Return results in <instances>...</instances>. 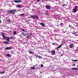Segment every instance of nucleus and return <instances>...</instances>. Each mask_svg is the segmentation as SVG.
Here are the masks:
<instances>
[{
	"instance_id": "6e6552de",
	"label": "nucleus",
	"mask_w": 78,
	"mask_h": 78,
	"mask_svg": "<svg viewBox=\"0 0 78 78\" xmlns=\"http://www.w3.org/2000/svg\"><path fill=\"white\" fill-rule=\"evenodd\" d=\"M72 70H78V69L76 68H72Z\"/></svg>"
},
{
	"instance_id": "a211bd4d",
	"label": "nucleus",
	"mask_w": 78,
	"mask_h": 78,
	"mask_svg": "<svg viewBox=\"0 0 78 78\" xmlns=\"http://www.w3.org/2000/svg\"><path fill=\"white\" fill-rule=\"evenodd\" d=\"M36 18L37 19H39V17L35 16V18Z\"/></svg>"
},
{
	"instance_id": "39448f33",
	"label": "nucleus",
	"mask_w": 78,
	"mask_h": 78,
	"mask_svg": "<svg viewBox=\"0 0 78 78\" xmlns=\"http://www.w3.org/2000/svg\"><path fill=\"white\" fill-rule=\"evenodd\" d=\"M46 8H47L48 9H50V6L48 5H47L46 6Z\"/></svg>"
},
{
	"instance_id": "2f4dec72",
	"label": "nucleus",
	"mask_w": 78,
	"mask_h": 78,
	"mask_svg": "<svg viewBox=\"0 0 78 78\" xmlns=\"http://www.w3.org/2000/svg\"><path fill=\"white\" fill-rule=\"evenodd\" d=\"M37 2H40V0H36Z\"/></svg>"
},
{
	"instance_id": "f03ea898",
	"label": "nucleus",
	"mask_w": 78,
	"mask_h": 78,
	"mask_svg": "<svg viewBox=\"0 0 78 78\" xmlns=\"http://www.w3.org/2000/svg\"><path fill=\"white\" fill-rule=\"evenodd\" d=\"M78 6H76L75 8L73 9V12L74 13H75L78 11Z\"/></svg>"
},
{
	"instance_id": "7ed1b4c3",
	"label": "nucleus",
	"mask_w": 78,
	"mask_h": 78,
	"mask_svg": "<svg viewBox=\"0 0 78 78\" xmlns=\"http://www.w3.org/2000/svg\"><path fill=\"white\" fill-rule=\"evenodd\" d=\"M16 11V10H12L10 11H8V13H9V14H14V12H15Z\"/></svg>"
},
{
	"instance_id": "0eeeda50",
	"label": "nucleus",
	"mask_w": 78,
	"mask_h": 78,
	"mask_svg": "<svg viewBox=\"0 0 78 78\" xmlns=\"http://www.w3.org/2000/svg\"><path fill=\"white\" fill-rule=\"evenodd\" d=\"M5 50H11V48H12V47H6L5 48Z\"/></svg>"
},
{
	"instance_id": "c756f323",
	"label": "nucleus",
	"mask_w": 78,
	"mask_h": 78,
	"mask_svg": "<svg viewBox=\"0 0 78 78\" xmlns=\"http://www.w3.org/2000/svg\"><path fill=\"white\" fill-rule=\"evenodd\" d=\"M66 6V5L65 4V5H62V6Z\"/></svg>"
},
{
	"instance_id": "a19ab883",
	"label": "nucleus",
	"mask_w": 78,
	"mask_h": 78,
	"mask_svg": "<svg viewBox=\"0 0 78 78\" xmlns=\"http://www.w3.org/2000/svg\"><path fill=\"white\" fill-rule=\"evenodd\" d=\"M57 26H58V25H57Z\"/></svg>"
},
{
	"instance_id": "a878e982",
	"label": "nucleus",
	"mask_w": 78,
	"mask_h": 78,
	"mask_svg": "<svg viewBox=\"0 0 78 78\" xmlns=\"http://www.w3.org/2000/svg\"><path fill=\"white\" fill-rule=\"evenodd\" d=\"M39 58H40V59H42V57L41 56H39Z\"/></svg>"
},
{
	"instance_id": "412c9836",
	"label": "nucleus",
	"mask_w": 78,
	"mask_h": 78,
	"mask_svg": "<svg viewBox=\"0 0 78 78\" xmlns=\"http://www.w3.org/2000/svg\"><path fill=\"white\" fill-rule=\"evenodd\" d=\"M28 35V34H23V36H26L27 35Z\"/></svg>"
},
{
	"instance_id": "2eb2a0df",
	"label": "nucleus",
	"mask_w": 78,
	"mask_h": 78,
	"mask_svg": "<svg viewBox=\"0 0 78 78\" xmlns=\"http://www.w3.org/2000/svg\"><path fill=\"white\" fill-rule=\"evenodd\" d=\"M20 6H21V5H18L17 6H16V7L17 8H21Z\"/></svg>"
},
{
	"instance_id": "9b49d317",
	"label": "nucleus",
	"mask_w": 78,
	"mask_h": 78,
	"mask_svg": "<svg viewBox=\"0 0 78 78\" xmlns=\"http://www.w3.org/2000/svg\"><path fill=\"white\" fill-rule=\"evenodd\" d=\"M40 25H42V26H43V27H44L45 26V24H44L42 23H40Z\"/></svg>"
},
{
	"instance_id": "72a5a7b5",
	"label": "nucleus",
	"mask_w": 78,
	"mask_h": 78,
	"mask_svg": "<svg viewBox=\"0 0 78 78\" xmlns=\"http://www.w3.org/2000/svg\"><path fill=\"white\" fill-rule=\"evenodd\" d=\"M2 23V21H1V20H0V23Z\"/></svg>"
},
{
	"instance_id": "cd10ccee",
	"label": "nucleus",
	"mask_w": 78,
	"mask_h": 78,
	"mask_svg": "<svg viewBox=\"0 0 78 78\" xmlns=\"http://www.w3.org/2000/svg\"><path fill=\"white\" fill-rule=\"evenodd\" d=\"M60 25H64V23H61L60 24Z\"/></svg>"
},
{
	"instance_id": "b1692460",
	"label": "nucleus",
	"mask_w": 78,
	"mask_h": 78,
	"mask_svg": "<svg viewBox=\"0 0 78 78\" xmlns=\"http://www.w3.org/2000/svg\"><path fill=\"white\" fill-rule=\"evenodd\" d=\"M16 31H14L13 33V34L14 35L15 34H16Z\"/></svg>"
},
{
	"instance_id": "ea45409f",
	"label": "nucleus",
	"mask_w": 78,
	"mask_h": 78,
	"mask_svg": "<svg viewBox=\"0 0 78 78\" xmlns=\"http://www.w3.org/2000/svg\"><path fill=\"white\" fill-rule=\"evenodd\" d=\"M62 55H63V54H62Z\"/></svg>"
},
{
	"instance_id": "c9c22d12",
	"label": "nucleus",
	"mask_w": 78,
	"mask_h": 78,
	"mask_svg": "<svg viewBox=\"0 0 78 78\" xmlns=\"http://www.w3.org/2000/svg\"><path fill=\"white\" fill-rule=\"evenodd\" d=\"M52 45H55V43H52Z\"/></svg>"
},
{
	"instance_id": "6ab92c4d",
	"label": "nucleus",
	"mask_w": 78,
	"mask_h": 78,
	"mask_svg": "<svg viewBox=\"0 0 78 78\" xmlns=\"http://www.w3.org/2000/svg\"><path fill=\"white\" fill-rule=\"evenodd\" d=\"M72 47H73V45L70 44V48H72Z\"/></svg>"
},
{
	"instance_id": "20e7f679",
	"label": "nucleus",
	"mask_w": 78,
	"mask_h": 78,
	"mask_svg": "<svg viewBox=\"0 0 78 78\" xmlns=\"http://www.w3.org/2000/svg\"><path fill=\"white\" fill-rule=\"evenodd\" d=\"M51 55H55V50L52 51Z\"/></svg>"
},
{
	"instance_id": "f3484780",
	"label": "nucleus",
	"mask_w": 78,
	"mask_h": 78,
	"mask_svg": "<svg viewBox=\"0 0 78 78\" xmlns=\"http://www.w3.org/2000/svg\"><path fill=\"white\" fill-rule=\"evenodd\" d=\"M62 46V45H61L58 47L57 48H61V47Z\"/></svg>"
},
{
	"instance_id": "c85d7f7f",
	"label": "nucleus",
	"mask_w": 78,
	"mask_h": 78,
	"mask_svg": "<svg viewBox=\"0 0 78 78\" xmlns=\"http://www.w3.org/2000/svg\"><path fill=\"white\" fill-rule=\"evenodd\" d=\"M35 56H36V57H39V55H35Z\"/></svg>"
},
{
	"instance_id": "ddd939ff",
	"label": "nucleus",
	"mask_w": 78,
	"mask_h": 78,
	"mask_svg": "<svg viewBox=\"0 0 78 78\" xmlns=\"http://www.w3.org/2000/svg\"><path fill=\"white\" fill-rule=\"evenodd\" d=\"M31 17L32 19H35V16H31Z\"/></svg>"
},
{
	"instance_id": "473e14b6",
	"label": "nucleus",
	"mask_w": 78,
	"mask_h": 78,
	"mask_svg": "<svg viewBox=\"0 0 78 78\" xmlns=\"http://www.w3.org/2000/svg\"><path fill=\"white\" fill-rule=\"evenodd\" d=\"M22 31H25V30L22 29Z\"/></svg>"
},
{
	"instance_id": "5701e85b",
	"label": "nucleus",
	"mask_w": 78,
	"mask_h": 78,
	"mask_svg": "<svg viewBox=\"0 0 78 78\" xmlns=\"http://www.w3.org/2000/svg\"><path fill=\"white\" fill-rule=\"evenodd\" d=\"M7 22H10V20H9V19H7Z\"/></svg>"
},
{
	"instance_id": "aec40b11",
	"label": "nucleus",
	"mask_w": 78,
	"mask_h": 78,
	"mask_svg": "<svg viewBox=\"0 0 78 78\" xmlns=\"http://www.w3.org/2000/svg\"><path fill=\"white\" fill-rule=\"evenodd\" d=\"M31 69H33V70H34V69H35V67H34V66H33L31 68Z\"/></svg>"
},
{
	"instance_id": "e433bc0d",
	"label": "nucleus",
	"mask_w": 78,
	"mask_h": 78,
	"mask_svg": "<svg viewBox=\"0 0 78 78\" xmlns=\"http://www.w3.org/2000/svg\"><path fill=\"white\" fill-rule=\"evenodd\" d=\"M32 56H30V58H32Z\"/></svg>"
},
{
	"instance_id": "f8f14e48",
	"label": "nucleus",
	"mask_w": 78,
	"mask_h": 78,
	"mask_svg": "<svg viewBox=\"0 0 78 78\" xmlns=\"http://www.w3.org/2000/svg\"><path fill=\"white\" fill-rule=\"evenodd\" d=\"M5 56H7V57H9V58H10V57L11 56V55L10 54H7L5 55Z\"/></svg>"
},
{
	"instance_id": "dca6fc26",
	"label": "nucleus",
	"mask_w": 78,
	"mask_h": 78,
	"mask_svg": "<svg viewBox=\"0 0 78 78\" xmlns=\"http://www.w3.org/2000/svg\"><path fill=\"white\" fill-rule=\"evenodd\" d=\"M23 15H24V14L22 13L21 14L19 15V16H23Z\"/></svg>"
},
{
	"instance_id": "7c9ffc66",
	"label": "nucleus",
	"mask_w": 78,
	"mask_h": 78,
	"mask_svg": "<svg viewBox=\"0 0 78 78\" xmlns=\"http://www.w3.org/2000/svg\"><path fill=\"white\" fill-rule=\"evenodd\" d=\"M12 38H13V37H9L10 39H12Z\"/></svg>"
},
{
	"instance_id": "4c0bfd02",
	"label": "nucleus",
	"mask_w": 78,
	"mask_h": 78,
	"mask_svg": "<svg viewBox=\"0 0 78 78\" xmlns=\"http://www.w3.org/2000/svg\"><path fill=\"white\" fill-rule=\"evenodd\" d=\"M46 49L47 50H48V49Z\"/></svg>"
},
{
	"instance_id": "4be33fe9",
	"label": "nucleus",
	"mask_w": 78,
	"mask_h": 78,
	"mask_svg": "<svg viewBox=\"0 0 78 78\" xmlns=\"http://www.w3.org/2000/svg\"><path fill=\"white\" fill-rule=\"evenodd\" d=\"M5 73V71L2 72L1 73V74H4V73Z\"/></svg>"
},
{
	"instance_id": "bb28decb",
	"label": "nucleus",
	"mask_w": 78,
	"mask_h": 78,
	"mask_svg": "<svg viewBox=\"0 0 78 78\" xmlns=\"http://www.w3.org/2000/svg\"><path fill=\"white\" fill-rule=\"evenodd\" d=\"M44 67V65H42V64H41V67Z\"/></svg>"
},
{
	"instance_id": "58836bf2",
	"label": "nucleus",
	"mask_w": 78,
	"mask_h": 78,
	"mask_svg": "<svg viewBox=\"0 0 78 78\" xmlns=\"http://www.w3.org/2000/svg\"><path fill=\"white\" fill-rule=\"evenodd\" d=\"M42 1H44V0H42Z\"/></svg>"
},
{
	"instance_id": "f704fd0d",
	"label": "nucleus",
	"mask_w": 78,
	"mask_h": 78,
	"mask_svg": "<svg viewBox=\"0 0 78 78\" xmlns=\"http://www.w3.org/2000/svg\"><path fill=\"white\" fill-rule=\"evenodd\" d=\"M22 34H23H23H24L23 33H22Z\"/></svg>"
},
{
	"instance_id": "4468645a",
	"label": "nucleus",
	"mask_w": 78,
	"mask_h": 78,
	"mask_svg": "<svg viewBox=\"0 0 78 78\" xmlns=\"http://www.w3.org/2000/svg\"><path fill=\"white\" fill-rule=\"evenodd\" d=\"M72 61H73V62H77V61H78V60H73V59H72Z\"/></svg>"
},
{
	"instance_id": "f257e3e1",
	"label": "nucleus",
	"mask_w": 78,
	"mask_h": 78,
	"mask_svg": "<svg viewBox=\"0 0 78 78\" xmlns=\"http://www.w3.org/2000/svg\"><path fill=\"white\" fill-rule=\"evenodd\" d=\"M2 35L4 39H6V40L7 41H8V42H9V41H10L9 40V39H10V38H9V37H5V34H2Z\"/></svg>"
},
{
	"instance_id": "1a4fd4ad",
	"label": "nucleus",
	"mask_w": 78,
	"mask_h": 78,
	"mask_svg": "<svg viewBox=\"0 0 78 78\" xmlns=\"http://www.w3.org/2000/svg\"><path fill=\"white\" fill-rule=\"evenodd\" d=\"M4 44H9V42L8 41H3Z\"/></svg>"
},
{
	"instance_id": "393cba45",
	"label": "nucleus",
	"mask_w": 78,
	"mask_h": 78,
	"mask_svg": "<svg viewBox=\"0 0 78 78\" xmlns=\"http://www.w3.org/2000/svg\"><path fill=\"white\" fill-rule=\"evenodd\" d=\"M27 35V36L26 37L27 38H28V37H29V36H30L29 34Z\"/></svg>"
},
{
	"instance_id": "423d86ee",
	"label": "nucleus",
	"mask_w": 78,
	"mask_h": 78,
	"mask_svg": "<svg viewBox=\"0 0 78 78\" xmlns=\"http://www.w3.org/2000/svg\"><path fill=\"white\" fill-rule=\"evenodd\" d=\"M14 2H15V3H19V2H22V1L20 0H15Z\"/></svg>"
},
{
	"instance_id": "9d476101",
	"label": "nucleus",
	"mask_w": 78,
	"mask_h": 78,
	"mask_svg": "<svg viewBox=\"0 0 78 78\" xmlns=\"http://www.w3.org/2000/svg\"><path fill=\"white\" fill-rule=\"evenodd\" d=\"M29 53L30 54H34V52L32 51H29Z\"/></svg>"
}]
</instances>
